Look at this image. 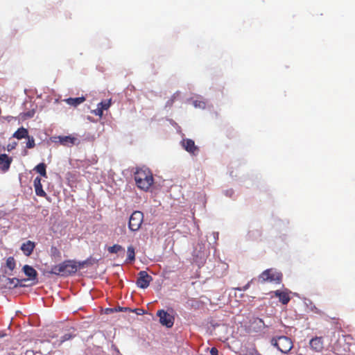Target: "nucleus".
I'll list each match as a JSON object with an SVG mask.
<instances>
[{"instance_id": "obj_1", "label": "nucleus", "mask_w": 355, "mask_h": 355, "mask_svg": "<svg viewBox=\"0 0 355 355\" xmlns=\"http://www.w3.org/2000/svg\"><path fill=\"white\" fill-rule=\"evenodd\" d=\"M85 261L77 263L74 260H65L58 265L52 266L50 274L60 276H69L75 274L78 268L83 267Z\"/></svg>"}, {"instance_id": "obj_2", "label": "nucleus", "mask_w": 355, "mask_h": 355, "mask_svg": "<svg viewBox=\"0 0 355 355\" xmlns=\"http://www.w3.org/2000/svg\"><path fill=\"white\" fill-rule=\"evenodd\" d=\"M136 185L143 191H148L154 183L151 171L146 167L137 168L134 174Z\"/></svg>"}, {"instance_id": "obj_3", "label": "nucleus", "mask_w": 355, "mask_h": 355, "mask_svg": "<svg viewBox=\"0 0 355 355\" xmlns=\"http://www.w3.org/2000/svg\"><path fill=\"white\" fill-rule=\"evenodd\" d=\"M271 343L284 354L289 352L293 347L292 340L284 336H279L277 338H273Z\"/></svg>"}, {"instance_id": "obj_4", "label": "nucleus", "mask_w": 355, "mask_h": 355, "mask_svg": "<svg viewBox=\"0 0 355 355\" xmlns=\"http://www.w3.org/2000/svg\"><path fill=\"white\" fill-rule=\"evenodd\" d=\"M259 279L262 283L270 282L280 284L282 280V274L272 268H270L262 272L259 276Z\"/></svg>"}, {"instance_id": "obj_5", "label": "nucleus", "mask_w": 355, "mask_h": 355, "mask_svg": "<svg viewBox=\"0 0 355 355\" xmlns=\"http://www.w3.org/2000/svg\"><path fill=\"white\" fill-rule=\"evenodd\" d=\"M144 222V214L140 211H135L130 215L128 227L130 231H138Z\"/></svg>"}, {"instance_id": "obj_6", "label": "nucleus", "mask_w": 355, "mask_h": 355, "mask_svg": "<svg viewBox=\"0 0 355 355\" xmlns=\"http://www.w3.org/2000/svg\"><path fill=\"white\" fill-rule=\"evenodd\" d=\"M157 315L159 318V322L167 328H171L174 324L175 318L167 311L161 309L157 312Z\"/></svg>"}, {"instance_id": "obj_7", "label": "nucleus", "mask_w": 355, "mask_h": 355, "mask_svg": "<svg viewBox=\"0 0 355 355\" xmlns=\"http://www.w3.org/2000/svg\"><path fill=\"white\" fill-rule=\"evenodd\" d=\"M153 280V278L149 275L147 272L142 270L138 274V278L137 279V285L141 288H146L150 282Z\"/></svg>"}, {"instance_id": "obj_8", "label": "nucleus", "mask_w": 355, "mask_h": 355, "mask_svg": "<svg viewBox=\"0 0 355 355\" xmlns=\"http://www.w3.org/2000/svg\"><path fill=\"white\" fill-rule=\"evenodd\" d=\"M182 146L185 150L192 155H196L199 151L198 147L195 145L194 141L191 139H183Z\"/></svg>"}, {"instance_id": "obj_9", "label": "nucleus", "mask_w": 355, "mask_h": 355, "mask_svg": "<svg viewBox=\"0 0 355 355\" xmlns=\"http://www.w3.org/2000/svg\"><path fill=\"white\" fill-rule=\"evenodd\" d=\"M309 345L311 349L315 352H321L324 349V343L322 337L316 336L313 338L310 342Z\"/></svg>"}, {"instance_id": "obj_10", "label": "nucleus", "mask_w": 355, "mask_h": 355, "mask_svg": "<svg viewBox=\"0 0 355 355\" xmlns=\"http://www.w3.org/2000/svg\"><path fill=\"white\" fill-rule=\"evenodd\" d=\"M290 293L291 292L288 289L284 291L277 290L274 291L275 296L278 297L279 302L283 304H287L290 302Z\"/></svg>"}, {"instance_id": "obj_11", "label": "nucleus", "mask_w": 355, "mask_h": 355, "mask_svg": "<svg viewBox=\"0 0 355 355\" xmlns=\"http://www.w3.org/2000/svg\"><path fill=\"white\" fill-rule=\"evenodd\" d=\"M12 162V157H9L6 154L0 155V170L3 172L7 171L10 166Z\"/></svg>"}, {"instance_id": "obj_12", "label": "nucleus", "mask_w": 355, "mask_h": 355, "mask_svg": "<svg viewBox=\"0 0 355 355\" xmlns=\"http://www.w3.org/2000/svg\"><path fill=\"white\" fill-rule=\"evenodd\" d=\"M35 248V243L31 241H28L21 245V250L26 256L28 257L33 253Z\"/></svg>"}, {"instance_id": "obj_13", "label": "nucleus", "mask_w": 355, "mask_h": 355, "mask_svg": "<svg viewBox=\"0 0 355 355\" xmlns=\"http://www.w3.org/2000/svg\"><path fill=\"white\" fill-rule=\"evenodd\" d=\"M24 274L31 280H36L37 278V272L32 266L28 265L24 266L22 268Z\"/></svg>"}, {"instance_id": "obj_14", "label": "nucleus", "mask_w": 355, "mask_h": 355, "mask_svg": "<svg viewBox=\"0 0 355 355\" xmlns=\"http://www.w3.org/2000/svg\"><path fill=\"white\" fill-rule=\"evenodd\" d=\"M33 184H34V187H35V193L37 196H40V197H45L46 196V192L42 189V185L41 183L40 178H39V177L35 178L34 180Z\"/></svg>"}, {"instance_id": "obj_15", "label": "nucleus", "mask_w": 355, "mask_h": 355, "mask_svg": "<svg viewBox=\"0 0 355 355\" xmlns=\"http://www.w3.org/2000/svg\"><path fill=\"white\" fill-rule=\"evenodd\" d=\"M58 139L60 144L66 146L73 145L76 141V138L71 136H59Z\"/></svg>"}, {"instance_id": "obj_16", "label": "nucleus", "mask_w": 355, "mask_h": 355, "mask_svg": "<svg viewBox=\"0 0 355 355\" xmlns=\"http://www.w3.org/2000/svg\"><path fill=\"white\" fill-rule=\"evenodd\" d=\"M28 136V130L21 127L19 128L14 134L13 137L17 138V139H21L24 138H26Z\"/></svg>"}, {"instance_id": "obj_17", "label": "nucleus", "mask_w": 355, "mask_h": 355, "mask_svg": "<svg viewBox=\"0 0 355 355\" xmlns=\"http://www.w3.org/2000/svg\"><path fill=\"white\" fill-rule=\"evenodd\" d=\"M85 101V98L82 97H77V98H69L65 100L67 104L72 105V106H77L82 103H83Z\"/></svg>"}, {"instance_id": "obj_18", "label": "nucleus", "mask_w": 355, "mask_h": 355, "mask_svg": "<svg viewBox=\"0 0 355 355\" xmlns=\"http://www.w3.org/2000/svg\"><path fill=\"white\" fill-rule=\"evenodd\" d=\"M6 281H7L6 285L8 286L9 288H16L19 286H23V285L19 284L21 280H19L17 278H7Z\"/></svg>"}, {"instance_id": "obj_19", "label": "nucleus", "mask_w": 355, "mask_h": 355, "mask_svg": "<svg viewBox=\"0 0 355 355\" xmlns=\"http://www.w3.org/2000/svg\"><path fill=\"white\" fill-rule=\"evenodd\" d=\"M46 166L44 163H40L35 167L34 170L37 173H40L42 176L46 178L47 175H46Z\"/></svg>"}, {"instance_id": "obj_20", "label": "nucleus", "mask_w": 355, "mask_h": 355, "mask_svg": "<svg viewBox=\"0 0 355 355\" xmlns=\"http://www.w3.org/2000/svg\"><path fill=\"white\" fill-rule=\"evenodd\" d=\"M128 258L127 260L129 261H133L135 259V248L133 246L130 245L127 249Z\"/></svg>"}, {"instance_id": "obj_21", "label": "nucleus", "mask_w": 355, "mask_h": 355, "mask_svg": "<svg viewBox=\"0 0 355 355\" xmlns=\"http://www.w3.org/2000/svg\"><path fill=\"white\" fill-rule=\"evenodd\" d=\"M107 250L110 253L116 254L121 251H124V249L121 245L115 244L112 246L109 247Z\"/></svg>"}, {"instance_id": "obj_22", "label": "nucleus", "mask_w": 355, "mask_h": 355, "mask_svg": "<svg viewBox=\"0 0 355 355\" xmlns=\"http://www.w3.org/2000/svg\"><path fill=\"white\" fill-rule=\"evenodd\" d=\"M16 263L15 260L13 257H9L6 260V266L11 271H12L15 268Z\"/></svg>"}, {"instance_id": "obj_23", "label": "nucleus", "mask_w": 355, "mask_h": 355, "mask_svg": "<svg viewBox=\"0 0 355 355\" xmlns=\"http://www.w3.org/2000/svg\"><path fill=\"white\" fill-rule=\"evenodd\" d=\"M98 106H100V107L101 108V110L103 111V110H107L110 105H111V100H108V101H101V103H99L98 104Z\"/></svg>"}, {"instance_id": "obj_24", "label": "nucleus", "mask_w": 355, "mask_h": 355, "mask_svg": "<svg viewBox=\"0 0 355 355\" xmlns=\"http://www.w3.org/2000/svg\"><path fill=\"white\" fill-rule=\"evenodd\" d=\"M255 234L257 235V236H261V232L260 230H257L255 231H249L247 234L248 239H250V240L254 239Z\"/></svg>"}, {"instance_id": "obj_25", "label": "nucleus", "mask_w": 355, "mask_h": 355, "mask_svg": "<svg viewBox=\"0 0 355 355\" xmlns=\"http://www.w3.org/2000/svg\"><path fill=\"white\" fill-rule=\"evenodd\" d=\"M27 138V142L26 144V147L27 148H33L35 147V139L33 137H30L29 135L26 137Z\"/></svg>"}, {"instance_id": "obj_26", "label": "nucleus", "mask_w": 355, "mask_h": 355, "mask_svg": "<svg viewBox=\"0 0 355 355\" xmlns=\"http://www.w3.org/2000/svg\"><path fill=\"white\" fill-rule=\"evenodd\" d=\"M73 337H74V335H73L71 334H69V333L65 334L60 338L59 345H61L62 343H64L67 340H69L73 338Z\"/></svg>"}, {"instance_id": "obj_27", "label": "nucleus", "mask_w": 355, "mask_h": 355, "mask_svg": "<svg viewBox=\"0 0 355 355\" xmlns=\"http://www.w3.org/2000/svg\"><path fill=\"white\" fill-rule=\"evenodd\" d=\"M193 105L196 107H199V108H202V109L205 108L206 106V103L205 101H198V100L194 101L193 102Z\"/></svg>"}, {"instance_id": "obj_28", "label": "nucleus", "mask_w": 355, "mask_h": 355, "mask_svg": "<svg viewBox=\"0 0 355 355\" xmlns=\"http://www.w3.org/2000/svg\"><path fill=\"white\" fill-rule=\"evenodd\" d=\"M253 279H251L250 282H248L244 286L241 287V288H235L236 290H238L239 291H246L248 290L249 288H250V284L252 282Z\"/></svg>"}, {"instance_id": "obj_29", "label": "nucleus", "mask_w": 355, "mask_h": 355, "mask_svg": "<svg viewBox=\"0 0 355 355\" xmlns=\"http://www.w3.org/2000/svg\"><path fill=\"white\" fill-rule=\"evenodd\" d=\"M51 252L53 256H57L58 257H60V252L55 247H51Z\"/></svg>"}, {"instance_id": "obj_30", "label": "nucleus", "mask_w": 355, "mask_h": 355, "mask_svg": "<svg viewBox=\"0 0 355 355\" xmlns=\"http://www.w3.org/2000/svg\"><path fill=\"white\" fill-rule=\"evenodd\" d=\"M94 114L96 116H102L103 111L101 110L100 106L97 105V108L93 111Z\"/></svg>"}, {"instance_id": "obj_31", "label": "nucleus", "mask_w": 355, "mask_h": 355, "mask_svg": "<svg viewBox=\"0 0 355 355\" xmlns=\"http://www.w3.org/2000/svg\"><path fill=\"white\" fill-rule=\"evenodd\" d=\"M176 98V95L173 94L172 97L166 102V106L171 107L172 106L173 103H174L175 100Z\"/></svg>"}, {"instance_id": "obj_32", "label": "nucleus", "mask_w": 355, "mask_h": 355, "mask_svg": "<svg viewBox=\"0 0 355 355\" xmlns=\"http://www.w3.org/2000/svg\"><path fill=\"white\" fill-rule=\"evenodd\" d=\"M35 114V111L34 110H32V111H29L26 113L24 114V116L28 117V118H32Z\"/></svg>"}, {"instance_id": "obj_33", "label": "nucleus", "mask_w": 355, "mask_h": 355, "mask_svg": "<svg viewBox=\"0 0 355 355\" xmlns=\"http://www.w3.org/2000/svg\"><path fill=\"white\" fill-rule=\"evenodd\" d=\"M211 355H218V351L216 347H212L210 350Z\"/></svg>"}, {"instance_id": "obj_34", "label": "nucleus", "mask_w": 355, "mask_h": 355, "mask_svg": "<svg viewBox=\"0 0 355 355\" xmlns=\"http://www.w3.org/2000/svg\"><path fill=\"white\" fill-rule=\"evenodd\" d=\"M233 136H234V135H233V132H232V131H231V130H228V131L227 132V137L228 138L231 139V138H232V137H233Z\"/></svg>"}, {"instance_id": "obj_35", "label": "nucleus", "mask_w": 355, "mask_h": 355, "mask_svg": "<svg viewBox=\"0 0 355 355\" xmlns=\"http://www.w3.org/2000/svg\"><path fill=\"white\" fill-rule=\"evenodd\" d=\"M26 355H33V351H27L26 352Z\"/></svg>"}, {"instance_id": "obj_36", "label": "nucleus", "mask_w": 355, "mask_h": 355, "mask_svg": "<svg viewBox=\"0 0 355 355\" xmlns=\"http://www.w3.org/2000/svg\"><path fill=\"white\" fill-rule=\"evenodd\" d=\"M127 309H128V308L119 307V311H123V310H127Z\"/></svg>"}, {"instance_id": "obj_37", "label": "nucleus", "mask_w": 355, "mask_h": 355, "mask_svg": "<svg viewBox=\"0 0 355 355\" xmlns=\"http://www.w3.org/2000/svg\"><path fill=\"white\" fill-rule=\"evenodd\" d=\"M107 311H108V312H113V311H114V310H113L112 309H107Z\"/></svg>"}, {"instance_id": "obj_38", "label": "nucleus", "mask_w": 355, "mask_h": 355, "mask_svg": "<svg viewBox=\"0 0 355 355\" xmlns=\"http://www.w3.org/2000/svg\"><path fill=\"white\" fill-rule=\"evenodd\" d=\"M3 336H4V334H0V338H2V337H3Z\"/></svg>"}]
</instances>
